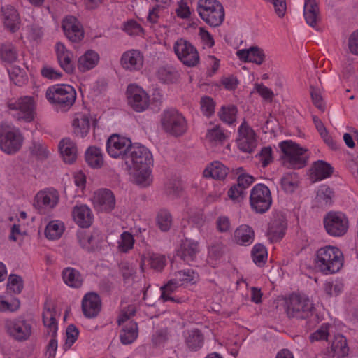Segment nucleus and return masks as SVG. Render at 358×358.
<instances>
[{
    "mask_svg": "<svg viewBox=\"0 0 358 358\" xmlns=\"http://www.w3.org/2000/svg\"><path fill=\"white\" fill-rule=\"evenodd\" d=\"M343 252L337 247L325 246L316 252L315 266L324 274H333L338 272L343 267Z\"/></svg>",
    "mask_w": 358,
    "mask_h": 358,
    "instance_id": "obj_1",
    "label": "nucleus"
},
{
    "mask_svg": "<svg viewBox=\"0 0 358 358\" xmlns=\"http://www.w3.org/2000/svg\"><path fill=\"white\" fill-rule=\"evenodd\" d=\"M45 97L49 103L57 109L67 110L76 101V92L69 85L57 84L46 90Z\"/></svg>",
    "mask_w": 358,
    "mask_h": 358,
    "instance_id": "obj_2",
    "label": "nucleus"
},
{
    "mask_svg": "<svg viewBox=\"0 0 358 358\" xmlns=\"http://www.w3.org/2000/svg\"><path fill=\"white\" fill-rule=\"evenodd\" d=\"M282 152L281 159L284 165L292 169L304 167L309 158L308 150L292 141L279 143Z\"/></svg>",
    "mask_w": 358,
    "mask_h": 358,
    "instance_id": "obj_3",
    "label": "nucleus"
},
{
    "mask_svg": "<svg viewBox=\"0 0 358 358\" xmlns=\"http://www.w3.org/2000/svg\"><path fill=\"white\" fill-rule=\"evenodd\" d=\"M315 310L310 299L303 294H292L285 300V312L288 317L307 320Z\"/></svg>",
    "mask_w": 358,
    "mask_h": 358,
    "instance_id": "obj_4",
    "label": "nucleus"
},
{
    "mask_svg": "<svg viewBox=\"0 0 358 358\" xmlns=\"http://www.w3.org/2000/svg\"><path fill=\"white\" fill-rule=\"evenodd\" d=\"M196 10L201 19L210 27H219L224 20V7L217 0H198Z\"/></svg>",
    "mask_w": 358,
    "mask_h": 358,
    "instance_id": "obj_5",
    "label": "nucleus"
},
{
    "mask_svg": "<svg viewBox=\"0 0 358 358\" xmlns=\"http://www.w3.org/2000/svg\"><path fill=\"white\" fill-rule=\"evenodd\" d=\"M7 106L13 112V117L17 121L31 122L36 117V106L33 96H24L10 99L7 102Z\"/></svg>",
    "mask_w": 358,
    "mask_h": 358,
    "instance_id": "obj_6",
    "label": "nucleus"
},
{
    "mask_svg": "<svg viewBox=\"0 0 358 358\" xmlns=\"http://www.w3.org/2000/svg\"><path fill=\"white\" fill-rule=\"evenodd\" d=\"M162 129L173 136H180L187 130V123L184 116L175 109L164 110L162 114Z\"/></svg>",
    "mask_w": 358,
    "mask_h": 358,
    "instance_id": "obj_7",
    "label": "nucleus"
},
{
    "mask_svg": "<svg viewBox=\"0 0 358 358\" xmlns=\"http://www.w3.org/2000/svg\"><path fill=\"white\" fill-rule=\"evenodd\" d=\"M124 162L129 170L139 169L141 167H151L153 158L146 147L136 143L128 150Z\"/></svg>",
    "mask_w": 358,
    "mask_h": 358,
    "instance_id": "obj_8",
    "label": "nucleus"
},
{
    "mask_svg": "<svg viewBox=\"0 0 358 358\" xmlns=\"http://www.w3.org/2000/svg\"><path fill=\"white\" fill-rule=\"evenodd\" d=\"M4 327L7 334L18 342L29 340L34 330L31 322L23 317L7 320Z\"/></svg>",
    "mask_w": 358,
    "mask_h": 358,
    "instance_id": "obj_9",
    "label": "nucleus"
},
{
    "mask_svg": "<svg viewBox=\"0 0 358 358\" xmlns=\"http://www.w3.org/2000/svg\"><path fill=\"white\" fill-rule=\"evenodd\" d=\"M272 196L270 189L264 184L255 185L250 191V205L257 213H264L271 207Z\"/></svg>",
    "mask_w": 358,
    "mask_h": 358,
    "instance_id": "obj_10",
    "label": "nucleus"
},
{
    "mask_svg": "<svg viewBox=\"0 0 358 358\" xmlns=\"http://www.w3.org/2000/svg\"><path fill=\"white\" fill-rule=\"evenodd\" d=\"M323 223L327 233L334 237L345 235L349 227L347 216L341 212H329L324 217Z\"/></svg>",
    "mask_w": 358,
    "mask_h": 358,
    "instance_id": "obj_11",
    "label": "nucleus"
},
{
    "mask_svg": "<svg viewBox=\"0 0 358 358\" xmlns=\"http://www.w3.org/2000/svg\"><path fill=\"white\" fill-rule=\"evenodd\" d=\"M173 50L185 66L194 67L199 63L200 57L196 48L184 38H179L175 42Z\"/></svg>",
    "mask_w": 358,
    "mask_h": 358,
    "instance_id": "obj_12",
    "label": "nucleus"
},
{
    "mask_svg": "<svg viewBox=\"0 0 358 358\" xmlns=\"http://www.w3.org/2000/svg\"><path fill=\"white\" fill-rule=\"evenodd\" d=\"M127 98L129 105L136 112L145 110L150 105V96L141 87L135 84L128 85Z\"/></svg>",
    "mask_w": 358,
    "mask_h": 358,
    "instance_id": "obj_13",
    "label": "nucleus"
},
{
    "mask_svg": "<svg viewBox=\"0 0 358 358\" xmlns=\"http://www.w3.org/2000/svg\"><path fill=\"white\" fill-rule=\"evenodd\" d=\"M22 137L18 130L0 129V148L7 154L17 152L22 146Z\"/></svg>",
    "mask_w": 358,
    "mask_h": 358,
    "instance_id": "obj_14",
    "label": "nucleus"
},
{
    "mask_svg": "<svg viewBox=\"0 0 358 358\" xmlns=\"http://www.w3.org/2000/svg\"><path fill=\"white\" fill-rule=\"evenodd\" d=\"M91 201L98 212L110 213L115 207V197L113 192L108 189H101L94 192Z\"/></svg>",
    "mask_w": 358,
    "mask_h": 358,
    "instance_id": "obj_15",
    "label": "nucleus"
},
{
    "mask_svg": "<svg viewBox=\"0 0 358 358\" xmlns=\"http://www.w3.org/2000/svg\"><path fill=\"white\" fill-rule=\"evenodd\" d=\"M133 145L130 139L118 134H113L107 141L106 150L113 158L121 157L125 159L128 150Z\"/></svg>",
    "mask_w": 358,
    "mask_h": 358,
    "instance_id": "obj_16",
    "label": "nucleus"
},
{
    "mask_svg": "<svg viewBox=\"0 0 358 358\" xmlns=\"http://www.w3.org/2000/svg\"><path fill=\"white\" fill-rule=\"evenodd\" d=\"M237 139L238 148L244 152H252L257 146V139L254 130L244 120L238 130Z\"/></svg>",
    "mask_w": 358,
    "mask_h": 358,
    "instance_id": "obj_17",
    "label": "nucleus"
},
{
    "mask_svg": "<svg viewBox=\"0 0 358 358\" xmlns=\"http://www.w3.org/2000/svg\"><path fill=\"white\" fill-rule=\"evenodd\" d=\"M62 27L66 37L73 43H78L84 38L85 32L82 24L72 15L64 18Z\"/></svg>",
    "mask_w": 358,
    "mask_h": 358,
    "instance_id": "obj_18",
    "label": "nucleus"
},
{
    "mask_svg": "<svg viewBox=\"0 0 358 358\" xmlns=\"http://www.w3.org/2000/svg\"><path fill=\"white\" fill-rule=\"evenodd\" d=\"M59 199L57 190L54 188H47L39 191L35 196L34 205L36 208L43 210L55 208Z\"/></svg>",
    "mask_w": 358,
    "mask_h": 358,
    "instance_id": "obj_19",
    "label": "nucleus"
},
{
    "mask_svg": "<svg viewBox=\"0 0 358 358\" xmlns=\"http://www.w3.org/2000/svg\"><path fill=\"white\" fill-rule=\"evenodd\" d=\"M101 299L96 293H87L82 300V310L86 317L94 318L96 317L101 310Z\"/></svg>",
    "mask_w": 358,
    "mask_h": 358,
    "instance_id": "obj_20",
    "label": "nucleus"
},
{
    "mask_svg": "<svg viewBox=\"0 0 358 358\" xmlns=\"http://www.w3.org/2000/svg\"><path fill=\"white\" fill-rule=\"evenodd\" d=\"M57 62L60 67L66 73H72L75 69L73 53L65 45L57 42L55 47Z\"/></svg>",
    "mask_w": 358,
    "mask_h": 358,
    "instance_id": "obj_21",
    "label": "nucleus"
},
{
    "mask_svg": "<svg viewBox=\"0 0 358 358\" xmlns=\"http://www.w3.org/2000/svg\"><path fill=\"white\" fill-rule=\"evenodd\" d=\"M120 63L126 70L130 71H138L143 65V55L138 50H130L122 54Z\"/></svg>",
    "mask_w": 358,
    "mask_h": 358,
    "instance_id": "obj_22",
    "label": "nucleus"
},
{
    "mask_svg": "<svg viewBox=\"0 0 358 358\" xmlns=\"http://www.w3.org/2000/svg\"><path fill=\"white\" fill-rule=\"evenodd\" d=\"M72 216L75 222L82 228L90 227L94 220L91 209L85 204L75 206L72 210Z\"/></svg>",
    "mask_w": 358,
    "mask_h": 358,
    "instance_id": "obj_23",
    "label": "nucleus"
},
{
    "mask_svg": "<svg viewBox=\"0 0 358 358\" xmlns=\"http://www.w3.org/2000/svg\"><path fill=\"white\" fill-rule=\"evenodd\" d=\"M199 252V242L190 239H185L182 241L180 247L178 250L177 255L185 262L190 264L196 259Z\"/></svg>",
    "mask_w": 358,
    "mask_h": 358,
    "instance_id": "obj_24",
    "label": "nucleus"
},
{
    "mask_svg": "<svg viewBox=\"0 0 358 358\" xmlns=\"http://www.w3.org/2000/svg\"><path fill=\"white\" fill-rule=\"evenodd\" d=\"M236 55L241 61L252 62L258 65L262 64L266 57L264 50L257 46L239 50L236 52Z\"/></svg>",
    "mask_w": 358,
    "mask_h": 358,
    "instance_id": "obj_25",
    "label": "nucleus"
},
{
    "mask_svg": "<svg viewBox=\"0 0 358 358\" xmlns=\"http://www.w3.org/2000/svg\"><path fill=\"white\" fill-rule=\"evenodd\" d=\"M287 227V221L283 216L274 217L269 224L268 236L271 242H277L282 238Z\"/></svg>",
    "mask_w": 358,
    "mask_h": 358,
    "instance_id": "obj_26",
    "label": "nucleus"
},
{
    "mask_svg": "<svg viewBox=\"0 0 358 358\" xmlns=\"http://www.w3.org/2000/svg\"><path fill=\"white\" fill-rule=\"evenodd\" d=\"M3 24L11 32L17 31L20 28V17L17 11L12 6L1 7Z\"/></svg>",
    "mask_w": 358,
    "mask_h": 358,
    "instance_id": "obj_27",
    "label": "nucleus"
},
{
    "mask_svg": "<svg viewBox=\"0 0 358 358\" xmlns=\"http://www.w3.org/2000/svg\"><path fill=\"white\" fill-rule=\"evenodd\" d=\"M303 15L306 23L315 28L320 20V14L316 0H305Z\"/></svg>",
    "mask_w": 358,
    "mask_h": 358,
    "instance_id": "obj_28",
    "label": "nucleus"
},
{
    "mask_svg": "<svg viewBox=\"0 0 358 358\" xmlns=\"http://www.w3.org/2000/svg\"><path fill=\"white\" fill-rule=\"evenodd\" d=\"M59 149L64 162L73 163L77 158V147L70 138L62 139L59 145Z\"/></svg>",
    "mask_w": 358,
    "mask_h": 358,
    "instance_id": "obj_29",
    "label": "nucleus"
},
{
    "mask_svg": "<svg viewBox=\"0 0 358 358\" xmlns=\"http://www.w3.org/2000/svg\"><path fill=\"white\" fill-rule=\"evenodd\" d=\"M72 126L74 134L77 136L83 138L90 131V121L89 115L82 113L75 114Z\"/></svg>",
    "mask_w": 358,
    "mask_h": 358,
    "instance_id": "obj_30",
    "label": "nucleus"
},
{
    "mask_svg": "<svg viewBox=\"0 0 358 358\" xmlns=\"http://www.w3.org/2000/svg\"><path fill=\"white\" fill-rule=\"evenodd\" d=\"M184 336L185 344L191 351H197L203 344V335L197 329L185 331Z\"/></svg>",
    "mask_w": 358,
    "mask_h": 358,
    "instance_id": "obj_31",
    "label": "nucleus"
},
{
    "mask_svg": "<svg viewBox=\"0 0 358 358\" xmlns=\"http://www.w3.org/2000/svg\"><path fill=\"white\" fill-rule=\"evenodd\" d=\"M64 283L69 287L79 288L83 285V278L79 271L72 267H66L62 272Z\"/></svg>",
    "mask_w": 358,
    "mask_h": 358,
    "instance_id": "obj_32",
    "label": "nucleus"
},
{
    "mask_svg": "<svg viewBox=\"0 0 358 358\" xmlns=\"http://www.w3.org/2000/svg\"><path fill=\"white\" fill-rule=\"evenodd\" d=\"M311 171L312 179H314L315 181L322 180L332 175L333 167L326 162L319 160L314 163Z\"/></svg>",
    "mask_w": 358,
    "mask_h": 358,
    "instance_id": "obj_33",
    "label": "nucleus"
},
{
    "mask_svg": "<svg viewBox=\"0 0 358 358\" xmlns=\"http://www.w3.org/2000/svg\"><path fill=\"white\" fill-rule=\"evenodd\" d=\"M255 238V232L252 227L247 224L239 226L234 232L235 241L242 245H250Z\"/></svg>",
    "mask_w": 358,
    "mask_h": 358,
    "instance_id": "obj_34",
    "label": "nucleus"
},
{
    "mask_svg": "<svg viewBox=\"0 0 358 358\" xmlns=\"http://www.w3.org/2000/svg\"><path fill=\"white\" fill-rule=\"evenodd\" d=\"M99 60V55L93 50H87L78 61V69L81 72L87 71L96 66Z\"/></svg>",
    "mask_w": 358,
    "mask_h": 358,
    "instance_id": "obj_35",
    "label": "nucleus"
},
{
    "mask_svg": "<svg viewBox=\"0 0 358 358\" xmlns=\"http://www.w3.org/2000/svg\"><path fill=\"white\" fill-rule=\"evenodd\" d=\"M229 169L220 162H213L203 171L206 178H212L216 180H224L227 176Z\"/></svg>",
    "mask_w": 358,
    "mask_h": 358,
    "instance_id": "obj_36",
    "label": "nucleus"
},
{
    "mask_svg": "<svg viewBox=\"0 0 358 358\" xmlns=\"http://www.w3.org/2000/svg\"><path fill=\"white\" fill-rule=\"evenodd\" d=\"M85 160L92 168L98 169L103 164L102 151L96 146H91L85 152Z\"/></svg>",
    "mask_w": 358,
    "mask_h": 358,
    "instance_id": "obj_37",
    "label": "nucleus"
},
{
    "mask_svg": "<svg viewBox=\"0 0 358 358\" xmlns=\"http://www.w3.org/2000/svg\"><path fill=\"white\" fill-rule=\"evenodd\" d=\"M56 312L54 308L45 306L43 312V322L47 328V331L52 336H55L57 331V322L55 319Z\"/></svg>",
    "mask_w": 358,
    "mask_h": 358,
    "instance_id": "obj_38",
    "label": "nucleus"
},
{
    "mask_svg": "<svg viewBox=\"0 0 358 358\" xmlns=\"http://www.w3.org/2000/svg\"><path fill=\"white\" fill-rule=\"evenodd\" d=\"M138 337V325L133 320L129 322L123 327L120 335V341L124 345L131 344Z\"/></svg>",
    "mask_w": 358,
    "mask_h": 358,
    "instance_id": "obj_39",
    "label": "nucleus"
},
{
    "mask_svg": "<svg viewBox=\"0 0 358 358\" xmlns=\"http://www.w3.org/2000/svg\"><path fill=\"white\" fill-rule=\"evenodd\" d=\"M182 287L173 278L169 280L166 285L161 287V296L160 298L164 302L171 301L175 303H181L182 300L179 298H175L171 296L172 293L176 292L178 288Z\"/></svg>",
    "mask_w": 358,
    "mask_h": 358,
    "instance_id": "obj_40",
    "label": "nucleus"
},
{
    "mask_svg": "<svg viewBox=\"0 0 358 358\" xmlns=\"http://www.w3.org/2000/svg\"><path fill=\"white\" fill-rule=\"evenodd\" d=\"M227 138L224 130L218 124L208 129L206 134V140L213 145L222 144Z\"/></svg>",
    "mask_w": 358,
    "mask_h": 358,
    "instance_id": "obj_41",
    "label": "nucleus"
},
{
    "mask_svg": "<svg viewBox=\"0 0 358 358\" xmlns=\"http://www.w3.org/2000/svg\"><path fill=\"white\" fill-rule=\"evenodd\" d=\"M280 184L282 189L286 193L294 192L299 186V177L296 172L285 173L280 180Z\"/></svg>",
    "mask_w": 358,
    "mask_h": 358,
    "instance_id": "obj_42",
    "label": "nucleus"
},
{
    "mask_svg": "<svg viewBox=\"0 0 358 358\" xmlns=\"http://www.w3.org/2000/svg\"><path fill=\"white\" fill-rule=\"evenodd\" d=\"M238 109L234 105L223 106L217 115L223 122L228 125H232L236 122Z\"/></svg>",
    "mask_w": 358,
    "mask_h": 358,
    "instance_id": "obj_43",
    "label": "nucleus"
},
{
    "mask_svg": "<svg viewBox=\"0 0 358 358\" xmlns=\"http://www.w3.org/2000/svg\"><path fill=\"white\" fill-rule=\"evenodd\" d=\"M331 348L334 355L338 357L346 356L349 351L347 340L342 335H337L334 337Z\"/></svg>",
    "mask_w": 358,
    "mask_h": 358,
    "instance_id": "obj_44",
    "label": "nucleus"
},
{
    "mask_svg": "<svg viewBox=\"0 0 358 358\" xmlns=\"http://www.w3.org/2000/svg\"><path fill=\"white\" fill-rule=\"evenodd\" d=\"M134 172V180L137 185L147 187L152 182L150 167H141L139 169H132Z\"/></svg>",
    "mask_w": 358,
    "mask_h": 358,
    "instance_id": "obj_45",
    "label": "nucleus"
},
{
    "mask_svg": "<svg viewBox=\"0 0 358 358\" xmlns=\"http://www.w3.org/2000/svg\"><path fill=\"white\" fill-rule=\"evenodd\" d=\"M64 229V224L58 220L51 221L46 226L45 235L50 240L59 238L63 234Z\"/></svg>",
    "mask_w": 358,
    "mask_h": 358,
    "instance_id": "obj_46",
    "label": "nucleus"
},
{
    "mask_svg": "<svg viewBox=\"0 0 358 358\" xmlns=\"http://www.w3.org/2000/svg\"><path fill=\"white\" fill-rule=\"evenodd\" d=\"M134 236L129 231H124L117 241V249L122 253H128L134 248Z\"/></svg>",
    "mask_w": 358,
    "mask_h": 358,
    "instance_id": "obj_47",
    "label": "nucleus"
},
{
    "mask_svg": "<svg viewBox=\"0 0 358 358\" xmlns=\"http://www.w3.org/2000/svg\"><path fill=\"white\" fill-rule=\"evenodd\" d=\"M156 222L161 231H167L172 225V216L167 210L162 209L157 213Z\"/></svg>",
    "mask_w": 358,
    "mask_h": 358,
    "instance_id": "obj_48",
    "label": "nucleus"
},
{
    "mask_svg": "<svg viewBox=\"0 0 358 358\" xmlns=\"http://www.w3.org/2000/svg\"><path fill=\"white\" fill-rule=\"evenodd\" d=\"M343 283L341 280H329L324 284V291L329 297L336 296L343 292Z\"/></svg>",
    "mask_w": 358,
    "mask_h": 358,
    "instance_id": "obj_49",
    "label": "nucleus"
},
{
    "mask_svg": "<svg viewBox=\"0 0 358 358\" xmlns=\"http://www.w3.org/2000/svg\"><path fill=\"white\" fill-rule=\"evenodd\" d=\"M196 273L192 269L179 271L174 273L173 279L181 286L187 285L193 282Z\"/></svg>",
    "mask_w": 358,
    "mask_h": 358,
    "instance_id": "obj_50",
    "label": "nucleus"
},
{
    "mask_svg": "<svg viewBox=\"0 0 358 358\" xmlns=\"http://www.w3.org/2000/svg\"><path fill=\"white\" fill-rule=\"evenodd\" d=\"M17 52L12 44L2 45L0 48V57L8 63H13L17 59Z\"/></svg>",
    "mask_w": 358,
    "mask_h": 358,
    "instance_id": "obj_51",
    "label": "nucleus"
},
{
    "mask_svg": "<svg viewBox=\"0 0 358 358\" xmlns=\"http://www.w3.org/2000/svg\"><path fill=\"white\" fill-rule=\"evenodd\" d=\"M8 73L10 80L16 85H23L27 80V77L24 71L18 66L12 67L11 69L8 70Z\"/></svg>",
    "mask_w": 358,
    "mask_h": 358,
    "instance_id": "obj_52",
    "label": "nucleus"
},
{
    "mask_svg": "<svg viewBox=\"0 0 358 358\" xmlns=\"http://www.w3.org/2000/svg\"><path fill=\"white\" fill-rule=\"evenodd\" d=\"M251 255L253 259V262L256 264H262L266 262L267 257V251L266 248L262 244H256L251 252Z\"/></svg>",
    "mask_w": 358,
    "mask_h": 358,
    "instance_id": "obj_53",
    "label": "nucleus"
},
{
    "mask_svg": "<svg viewBox=\"0 0 358 358\" xmlns=\"http://www.w3.org/2000/svg\"><path fill=\"white\" fill-rule=\"evenodd\" d=\"M24 287L22 278L17 275H10L8 280V289L15 294L21 293Z\"/></svg>",
    "mask_w": 358,
    "mask_h": 358,
    "instance_id": "obj_54",
    "label": "nucleus"
},
{
    "mask_svg": "<svg viewBox=\"0 0 358 358\" xmlns=\"http://www.w3.org/2000/svg\"><path fill=\"white\" fill-rule=\"evenodd\" d=\"M334 195V192L329 187L322 185L317 192V199L325 205H330L332 203Z\"/></svg>",
    "mask_w": 358,
    "mask_h": 358,
    "instance_id": "obj_55",
    "label": "nucleus"
},
{
    "mask_svg": "<svg viewBox=\"0 0 358 358\" xmlns=\"http://www.w3.org/2000/svg\"><path fill=\"white\" fill-rule=\"evenodd\" d=\"M79 335V331L73 324L68 326L66 331V341L64 344V349H69L73 344L76 342Z\"/></svg>",
    "mask_w": 358,
    "mask_h": 358,
    "instance_id": "obj_56",
    "label": "nucleus"
},
{
    "mask_svg": "<svg viewBox=\"0 0 358 358\" xmlns=\"http://www.w3.org/2000/svg\"><path fill=\"white\" fill-rule=\"evenodd\" d=\"M201 110L204 115L210 117L215 112V102L209 96L202 97L200 101Z\"/></svg>",
    "mask_w": 358,
    "mask_h": 358,
    "instance_id": "obj_57",
    "label": "nucleus"
},
{
    "mask_svg": "<svg viewBox=\"0 0 358 358\" xmlns=\"http://www.w3.org/2000/svg\"><path fill=\"white\" fill-rule=\"evenodd\" d=\"M120 271L125 282H127L136 273L134 267L128 262L120 264Z\"/></svg>",
    "mask_w": 358,
    "mask_h": 358,
    "instance_id": "obj_58",
    "label": "nucleus"
},
{
    "mask_svg": "<svg viewBox=\"0 0 358 358\" xmlns=\"http://www.w3.org/2000/svg\"><path fill=\"white\" fill-rule=\"evenodd\" d=\"M158 78L163 83H173L177 80L178 73L176 71L161 68L158 71Z\"/></svg>",
    "mask_w": 358,
    "mask_h": 358,
    "instance_id": "obj_59",
    "label": "nucleus"
},
{
    "mask_svg": "<svg viewBox=\"0 0 358 358\" xmlns=\"http://www.w3.org/2000/svg\"><path fill=\"white\" fill-rule=\"evenodd\" d=\"M273 151L271 147H264L261 152L257 155L262 167L267 166L273 162Z\"/></svg>",
    "mask_w": 358,
    "mask_h": 358,
    "instance_id": "obj_60",
    "label": "nucleus"
},
{
    "mask_svg": "<svg viewBox=\"0 0 358 358\" xmlns=\"http://www.w3.org/2000/svg\"><path fill=\"white\" fill-rule=\"evenodd\" d=\"M229 197L234 201L240 202L245 196V191L238 184L234 185L228 191Z\"/></svg>",
    "mask_w": 358,
    "mask_h": 358,
    "instance_id": "obj_61",
    "label": "nucleus"
},
{
    "mask_svg": "<svg viewBox=\"0 0 358 358\" xmlns=\"http://www.w3.org/2000/svg\"><path fill=\"white\" fill-rule=\"evenodd\" d=\"M78 240L82 248L90 250L94 245V237L92 234L85 232L78 234Z\"/></svg>",
    "mask_w": 358,
    "mask_h": 358,
    "instance_id": "obj_62",
    "label": "nucleus"
},
{
    "mask_svg": "<svg viewBox=\"0 0 358 358\" xmlns=\"http://www.w3.org/2000/svg\"><path fill=\"white\" fill-rule=\"evenodd\" d=\"M152 268L161 271L166 265V258L164 255L154 254L149 259Z\"/></svg>",
    "mask_w": 358,
    "mask_h": 358,
    "instance_id": "obj_63",
    "label": "nucleus"
},
{
    "mask_svg": "<svg viewBox=\"0 0 358 358\" xmlns=\"http://www.w3.org/2000/svg\"><path fill=\"white\" fill-rule=\"evenodd\" d=\"M32 155L36 156L39 159H44L48 157V152L45 145L39 143L34 142L31 148Z\"/></svg>",
    "mask_w": 358,
    "mask_h": 358,
    "instance_id": "obj_64",
    "label": "nucleus"
}]
</instances>
